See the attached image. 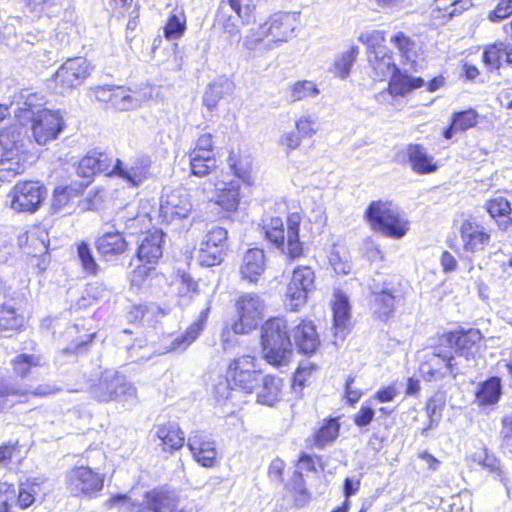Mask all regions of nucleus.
<instances>
[{
	"instance_id": "nucleus-48",
	"label": "nucleus",
	"mask_w": 512,
	"mask_h": 512,
	"mask_svg": "<svg viewBox=\"0 0 512 512\" xmlns=\"http://www.w3.org/2000/svg\"><path fill=\"white\" fill-rule=\"evenodd\" d=\"M508 46L502 41H496L484 47L482 53V62L487 70H498L501 67L503 57L507 63Z\"/></svg>"
},
{
	"instance_id": "nucleus-62",
	"label": "nucleus",
	"mask_w": 512,
	"mask_h": 512,
	"mask_svg": "<svg viewBox=\"0 0 512 512\" xmlns=\"http://www.w3.org/2000/svg\"><path fill=\"white\" fill-rule=\"evenodd\" d=\"M355 378L353 376L347 377L345 381V399L351 405L355 404L361 397L362 392L353 387Z\"/></svg>"
},
{
	"instance_id": "nucleus-3",
	"label": "nucleus",
	"mask_w": 512,
	"mask_h": 512,
	"mask_svg": "<svg viewBox=\"0 0 512 512\" xmlns=\"http://www.w3.org/2000/svg\"><path fill=\"white\" fill-rule=\"evenodd\" d=\"M302 213L290 212L286 216V226L281 217L273 216L261 226L264 238L292 263L305 256V246L300 240Z\"/></svg>"
},
{
	"instance_id": "nucleus-15",
	"label": "nucleus",
	"mask_w": 512,
	"mask_h": 512,
	"mask_svg": "<svg viewBox=\"0 0 512 512\" xmlns=\"http://www.w3.org/2000/svg\"><path fill=\"white\" fill-rule=\"evenodd\" d=\"M214 137L211 133L201 134L188 152L189 167L192 175L205 177L218 168L215 154Z\"/></svg>"
},
{
	"instance_id": "nucleus-25",
	"label": "nucleus",
	"mask_w": 512,
	"mask_h": 512,
	"mask_svg": "<svg viewBox=\"0 0 512 512\" xmlns=\"http://www.w3.org/2000/svg\"><path fill=\"white\" fill-rule=\"evenodd\" d=\"M152 161L147 155L135 156L128 166H124L120 159H117V170L115 177L125 181L130 187H139L150 176Z\"/></svg>"
},
{
	"instance_id": "nucleus-9",
	"label": "nucleus",
	"mask_w": 512,
	"mask_h": 512,
	"mask_svg": "<svg viewBox=\"0 0 512 512\" xmlns=\"http://www.w3.org/2000/svg\"><path fill=\"white\" fill-rule=\"evenodd\" d=\"M93 65L82 56L66 59L52 74L48 82L57 94H66L81 86L91 75Z\"/></svg>"
},
{
	"instance_id": "nucleus-44",
	"label": "nucleus",
	"mask_w": 512,
	"mask_h": 512,
	"mask_svg": "<svg viewBox=\"0 0 512 512\" xmlns=\"http://www.w3.org/2000/svg\"><path fill=\"white\" fill-rule=\"evenodd\" d=\"M126 17H128L126 29L134 31L139 23V5L135 4L133 0H112L111 18L121 20Z\"/></svg>"
},
{
	"instance_id": "nucleus-46",
	"label": "nucleus",
	"mask_w": 512,
	"mask_h": 512,
	"mask_svg": "<svg viewBox=\"0 0 512 512\" xmlns=\"http://www.w3.org/2000/svg\"><path fill=\"white\" fill-rule=\"evenodd\" d=\"M24 327V316L13 305L0 303V334L18 333Z\"/></svg>"
},
{
	"instance_id": "nucleus-22",
	"label": "nucleus",
	"mask_w": 512,
	"mask_h": 512,
	"mask_svg": "<svg viewBox=\"0 0 512 512\" xmlns=\"http://www.w3.org/2000/svg\"><path fill=\"white\" fill-rule=\"evenodd\" d=\"M117 170V159L106 152H92L82 157L78 163L77 173L86 178V181L97 174H105L108 177H115Z\"/></svg>"
},
{
	"instance_id": "nucleus-18",
	"label": "nucleus",
	"mask_w": 512,
	"mask_h": 512,
	"mask_svg": "<svg viewBox=\"0 0 512 512\" xmlns=\"http://www.w3.org/2000/svg\"><path fill=\"white\" fill-rule=\"evenodd\" d=\"M67 488L75 496L93 497L104 486V476L87 466L73 467L67 477Z\"/></svg>"
},
{
	"instance_id": "nucleus-56",
	"label": "nucleus",
	"mask_w": 512,
	"mask_h": 512,
	"mask_svg": "<svg viewBox=\"0 0 512 512\" xmlns=\"http://www.w3.org/2000/svg\"><path fill=\"white\" fill-rule=\"evenodd\" d=\"M296 132L303 138H311L317 132V125L315 120L308 115H303L295 122Z\"/></svg>"
},
{
	"instance_id": "nucleus-40",
	"label": "nucleus",
	"mask_w": 512,
	"mask_h": 512,
	"mask_svg": "<svg viewBox=\"0 0 512 512\" xmlns=\"http://www.w3.org/2000/svg\"><path fill=\"white\" fill-rule=\"evenodd\" d=\"M171 500L170 492L164 488H154L145 492L143 502L140 504L131 503L130 512H163Z\"/></svg>"
},
{
	"instance_id": "nucleus-23",
	"label": "nucleus",
	"mask_w": 512,
	"mask_h": 512,
	"mask_svg": "<svg viewBox=\"0 0 512 512\" xmlns=\"http://www.w3.org/2000/svg\"><path fill=\"white\" fill-rule=\"evenodd\" d=\"M292 338L300 354L314 355L321 346L320 335L315 322L307 317L299 319L292 328Z\"/></svg>"
},
{
	"instance_id": "nucleus-29",
	"label": "nucleus",
	"mask_w": 512,
	"mask_h": 512,
	"mask_svg": "<svg viewBox=\"0 0 512 512\" xmlns=\"http://www.w3.org/2000/svg\"><path fill=\"white\" fill-rule=\"evenodd\" d=\"M387 80L386 91L392 98L405 97L425 85V81L422 77L410 75L407 71L399 67Z\"/></svg>"
},
{
	"instance_id": "nucleus-57",
	"label": "nucleus",
	"mask_w": 512,
	"mask_h": 512,
	"mask_svg": "<svg viewBox=\"0 0 512 512\" xmlns=\"http://www.w3.org/2000/svg\"><path fill=\"white\" fill-rule=\"evenodd\" d=\"M317 370L318 366L314 363L297 367L292 381L293 386L304 387Z\"/></svg>"
},
{
	"instance_id": "nucleus-36",
	"label": "nucleus",
	"mask_w": 512,
	"mask_h": 512,
	"mask_svg": "<svg viewBox=\"0 0 512 512\" xmlns=\"http://www.w3.org/2000/svg\"><path fill=\"white\" fill-rule=\"evenodd\" d=\"M469 5L470 0H433L430 6V18L442 25L452 17L462 14Z\"/></svg>"
},
{
	"instance_id": "nucleus-58",
	"label": "nucleus",
	"mask_w": 512,
	"mask_h": 512,
	"mask_svg": "<svg viewBox=\"0 0 512 512\" xmlns=\"http://www.w3.org/2000/svg\"><path fill=\"white\" fill-rule=\"evenodd\" d=\"M512 15V0H499L493 10L488 14L492 22H499Z\"/></svg>"
},
{
	"instance_id": "nucleus-54",
	"label": "nucleus",
	"mask_w": 512,
	"mask_h": 512,
	"mask_svg": "<svg viewBox=\"0 0 512 512\" xmlns=\"http://www.w3.org/2000/svg\"><path fill=\"white\" fill-rule=\"evenodd\" d=\"M358 53V47L352 46L340 56L334 64L336 76L346 78L349 75L351 67L357 59Z\"/></svg>"
},
{
	"instance_id": "nucleus-51",
	"label": "nucleus",
	"mask_w": 512,
	"mask_h": 512,
	"mask_svg": "<svg viewBox=\"0 0 512 512\" xmlns=\"http://www.w3.org/2000/svg\"><path fill=\"white\" fill-rule=\"evenodd\" d=\"M285 489L293 497L298 507L304 506L310 500V493L305 487L304 477L299 471H294L291 481L285 484Z\"/></svg>"
},
{
	"instance_id": "nucleus-10",
	"label": "nucleus",
	"mask_w": 512,
	"mask_h": 512,
	"mask_svg": "<svg viewBox=\"0 0 512 512\" xmlns=\"http://www.w3.org/2000/svg\"><path fill=\"white\" fill-rule=\"evenodd\" d=\"M316 274L309 265H297L291 272L284 293L288 312H298L306 305L309 295L315 290Z\"/></svg>"
},
{
	"instance_id": "nucleus-6",
	"label": "nucleus",
	"mask_w": 512,
	"mask_h": 512,
	"mask_svg": "<svg viewBox=\"0 0 512 512\" xmlns=\"http://www.w3.org/2000/svg\"><path fill=\"white\" fill-rule=\"evenodd\" d=\"M364 220L371 231L390 239H401L410 230V221L400 208L388 199L371 201L364 212Z\"/></svg>"
},
{
	"instance_id": "nucleus-5",
	"label": "nucleus",
	"mask_w": 512,
	"mask_h": 512,
	"mask_svg": "<svg viewBox=\"0 0 512 512\" xmlns=\"http://www.w3.org/2000/svg\"><path fill=\"white\" fill-rule=\"evenodd\" d=\"M299 25L298 12H276L246 36L248 50H269L292 38Z\"/></svg>"
},
{
	"instance_id": "nucleus-45",
	"label": "nucleus",
	"mask_w": 512,
	"mask_h": 512,
	"mask_svg": "<svg viewBox=\"0 0 512 512\" xmlns=\"http://www.w3.org/2000/svg\"><path fill=\"white\" fill-rule=\"evenodd\" d=\"M340 416L330 417L323 421L312 436V444L318 448L332 444L339 436Z\"/></svg>"
},
{
	"instance_id": "nucleus-4",
	"label": "nucleus",
	"mask_w": 512,
	"mask_h": 512,
	"mask_svg": "<svg viewBox=\"0 0 512 512\" xmlns=\"http://www.w3.org/2000/svg\"><path fill=\"white\" fill-rule=\"evenodd\" d=\"M259 343L262 359L268 365L281 368L290 364L293 349L284 316H271L261 324Z\"/></svg>"
},
{
	"instance_id": "nucleus-32",
	"label": "nucleus",
	"mask_w": 512,
	"mask_h": 512,
	"mask_svg": "<svg viewBox=\"0 0 512 512\" xmlns=\"http://www.w3.org/2000/svg\"><path fill=\"white\" fill-rule=\"evenodd\" d=\"M370 75L374 81L384 82L398 68L391 50L384 47L382 51L367 55Z\"/></svg>"
},
{
	"instance_id": "nucleus-50",
	"label": "nucleus",
	"mask_w": 512,
	"mask_h": 512,
	"mask_svg": "<svg viewBox=\"0 0 512 512\" xmlns=\"http://www.w3.org/2000/svg\"><path fill=\"white\" fill-rule=\"evenodd\" d=\"M402 296L398 291L393 292L385 288L373 292V304L380 315L388 317L393 312L396 301Z\"/></svg>"
},
{
	"instance_id": "nucleus-7",
	"label": "nucleus",
	"mask_w": 512,
	"mask_h": 512,
	"mask_svg": "<svg viewBox=\"0 0 512 512\" xmlns=\"http://www.w3.org/2000/svg\"><path fill=\"white\" fill-rule=\"evenodd\" d=\"M30 152L19 127L9 125L0 131V181L10 182L26 170Z\"/></svg>"
},
{
	"instance_id": "nucleus-8",
	"label": "nucleus",
	"mask_w": 512,
	"mask_h": 512,
	"mask_svg": "<svg viewBox=\"0 0 512 512\" xmlns=\"http://www.w3.org/2000/svg\"><path fill=\"white\" fill-rule=\"evenodd\" d=\"M259 373L257 357L243 354L229 361L224 380L230 390L250 395L258 385Z\"/></svg>"
},
{
	"instance_id": "nucleus-17",
	"label": "nucleus",
	"mask_w": 512,
	"mask_h": 512,
	"mask_svg": "<svg viewBox=\"0 0 512 512\" xmlns=\"http://www.w3.org/2000/svg\"><path fill=\"white\" fill-rule=\"evenodd\" d=\"M192 207L191 198L187 190L176 188L162 197L159 207V218L166 224L179 222L189 217Z\"/></svg>"
},
{
	"instance_id": "nucleus-2",
	"label": "nucleus",
	"mask_w": 512,
	"mask_h": 512,
	"mask_svg": "<svg viewBox=\"0 0 512 512\" xmlns=\"http://www.w3.org/2000/svg\"><path fill=\"white\" fill-rule=\"evenodd\" d=\"M234 318L220 332L223 351L233 349L238 341L237 335H248L257 330L263 320L266 305L256 293H242L234 300Z\"/></svg>"
},
{
	"instance_id": "nucleus-60",
	"label": "nucleus",
	"mask_w": 512,
	"mask_h": 512,
	"mask_svg": "<svg viewBox=\"0 0 512 512\" xmlns=\"http://www.w3.org/2000/svg\"><path fill=\"white\" fill-rule=\"evenodd\" d=\"M194 460L206 468L214 467L217 463L216 450H192Z\"/></svg>"
},
{
	"instance_id": "nucleus-43",
	"label": "nucleus",
	"mask_w": 512,
	"mask_h": 512,
	"mask_svg": "<svg viewBox=\"0 0 512 512\" xmlns=\"http://www.w3.org/2000/svg\"><path fill=\"white\" fill-rule=\"evenodd\" d=\"M163 36L167 40H178L187 30V16L182 6L174 5L163 26Z\"/></svg>"
},
{
	"instance_id": "nucleus-41",
	"label": "nucleus",
	"mask_w": 512,
	"mask_h": 512,
	"mask_svg": "<svg viewBox=\"0 0 512 512\" xmlns=\"http://www.w3.org/2000/svg\"><path fill=\"white\" fill-rule=\"evenodd\" d=\"M241 202L240 185L228 181L216 189L214 203L225 213H235Z\"/></svg>"
},
{
	"instance_id": "nucleus-20",
	"label": "nucleus",
	"mask_w": 512,
	"mask_h": 512,
	"mask_svg": "<svg viewBox=\"0 0 512 512\" xmlns=\"http://www.w3.org/2000/svg\"><path fill=\"white\" fill-rule=\"evenodd\" d=\"M90 97L105 108L127 111L134 106L132 91L125 86L100 85L91 88Z\"/></svg>"
},
{
	"instance_id": "nucleus-28",
	"label": "nucleus",
	"mask_w": 512,
	"mask_h": 512,
	"mask_svg": "<svg viewBox=\"0 0 512 512\" xmlns=\"http://www.w3.org/2000/svg\"><path fill=\"white\" fill-rule=\"evenodd\" d=\"M210 312V306L202 309L197 318L187 326L184 332L173 338L169 345V351H184L190 347L205 330Z\"/></svg>"
},
{
	"instance_id": "nucleus-21",
	"label": "nucleus",
	"mask_w": 512,
	"mask_h": 512,
	"mask_svg": "<svg viewBox=\"0 0 512 512\" xmlns=\"http://www.w3.org/2000/svg\"><path fill=\"white\" fill-rule=\"evenodd\" d=\"M226 163L230 173L245 187L251 188L255 185L253 175L254 157L247 147L231 146L228 149Z\"/></svg>"
},
{
	"instance_id": "nucleus-26",
	"label": "nucleus",
	"mask_w": 512,
	"mask_h": 512,
	"mask_svg": "<svg viewBox=\"0 0 512 512\" xmlns=\"http://www.w3.org/2000/svg\"><path fill=\"white\" fill-rule=\"evenodd\" d=\"M95 248L103 260L116 259L129 250V242L120 231H109L98 236Z\"/></svg>"
},
{
	"instance_id": "nucleus-64",
	"label": "nucleus",
	"mask_w": 512,
	"mask_h": 512,
	"mask_svg": "<svg viewBox=\"0 0 512 512\" xmlns=\"http://www.w3.org/2000/svg\"><path fill=\"white\" fill-rule=\"evenodd\" d=\"M365 256L371 262H378L385 260V254L379 245L374 244L372 241L365 247Z\"/></svg>"
},
{
	"instance_id": "nucleus-13",
	"label": "nucleus",
	"mask_w": 512,
	"mask_h": 512,
	"mask_svg": "<svg viewBox=\"0 0 512 512\" xmlns=\"http://www.w3.org/2000/svg\"><path fill=\"white\" fill-rule=\"evenodd\" d=\"M436 337L446 349H449L453 354L462 356L467 360L474 357L483 340V335L479 329H466L463 327L445 331L438 334Z\"/></svg>"
},
{
	"instance_id": "nucleus-16",
	"label": "nucleus",
	"mask_w": 512,
	"mask_h": 512,
	"mask_svg": "<svg viewBox=\"0 0 512 512\" xmlns=\"http://www.w3.org/2000/svg\"><path fill=\"white\" fill-rule=\"evenodd\" d=\"M431 348L432 352L427 354L419 365L420 374L426 381L439 379L447 372H452L454 368L453 352L446 349L437 337Z\"/></svg>"
},
{
	"instance_id": "nucleus-52",
	"label": "nucleus",
	"mask_w": 512,
	"mask_h": 512,
	"mask_svg": "<svg viewBox=\"0 0 512 512\" xmlns=\"http://www.w3.org/2000/svg\"><path fill=\"white\" fill-rule=\"evenodd\" d=\"M292 101H302L318 96L320 90L317 84L309 80H298L289 87Z\"/></svg>"
},
{
	"instance_id": "nucleus-30",
	"label": "nucleus",
	"mask_w": 512,
	"mask_h": 512,
	"mask_svg": "<svg viewBox=\"0 0 512 512\" xmlns=\"http://www.w3.org/2000/svg\"><path fill=\"white\" fill-rule=\"evenodd\" d=\"M333 313L334 336L344 339L350 332L351 325V307L347 296L342 291L334 294V300L331 304Z\"/></svg>"
},
{
	"instance_id": "nucleus-59",
	"label": "nucleus",
	"mask_w": 512,
	"mask_h": 512,
	"mask_svg": "<svg viewBox=\"0 0 512 512\" xmlns=\"http://www.w3.org/2000/svg\"><path fill=\"white\" fill-rule=\"evenodd\" d=\"M25 6L31 12H37L39 14H48V12L60 5L61 0H23Z\"/></svg>"
},
{
	"instance_id": "nucleus-39",
	"label": "nucleus",
	"mask_w": 512,
	"mask_h": 512,
	"mask_svg": "<svg viewBox=\"0 0 512 512\" xmlns=\"http://www.w3.org/2000/svg\"><path fill=\"white\" fill-rule=\"evenodd\" d=\"M478 122L479 114L473 108L455 111L451 114L449 125L443 129L442 136L450 140L454 134L476 127Z\"/></svg>"
},
{
	"instance_id": "nucleus-19",
	"label": "nucleus",
	"mask_w": 512,
	"mask_h": 512,
	"mask_svg": "<svg viewBox=\"0 0 512 512\" xmlns=\"http://www.w3.org/2000/svg\"><path fill=\"white\" fill-rule=\"evenodd\" d=\"M459 234L463 249L469 253H477L484 251L490 245L492 230L478 217L469 216L462 221Z\"/></svg>"
},
{
	"instance_id": "nucleus-34",
	"label": "nucleus",
	"mask_w": 512,
	"mask_h": 512,
	"mask_svg": "<svg viewBox=\"0 0 512 512\" xmlns=\"http://www.w3.org/2000/svg\"><path fill=\"white\" fill-rule=\"evenodd\" d=\"M226 3L230 9L236 14V16L240 19H243L246 16H249L255 6L252 4H243V0H221L219 4V8L215 15L216 23L221 27V29L229 34H235L239 32L237 25L232 19V16H226L221 12L222 5Z\"/></svg>"
},
{
	"instance_id": "nucleus-27",
	"label": "nucleus",
	"mask_w": 512,
	"mask_h": 512,
	"mask_svg": "<svg viewBox=\"0 0 512 512\" xmlns=\"http://www.w3.org/2000/svg\"><path fill=\"white\" fill-rule=\"evenodd\" d=\"M406 158L411 170L418 175L435 173L440 165L435 157L428 153L424 145L409 143L406 146Z\"/></svg>"
},
{
	"instance_id": "nucleus-47",
	"label": "nucleus",
	"mask_w": 512,
	"mask_h": 512,
	"mask_svg": "<svg viewBox=\"0 0 512 512\" xmlns=\"http://www.w3.org/2000/svg\"><path fill=\"white\" fill-rule=\"evenodd\" d=\"M157 438L164 448H183L185 445V434L178 424L164 423L157 427Z\"/></svg>"
},
{
	"instance_id": "nucleus-42",
	"label": "nucleus",
	"mask_w": 512,
	"mask_h": 512,
	"mask_svg": "<svg viewBox=\"0 0 512 512\" xmlns=\"http://www.w3.org/2000/svg\"><path fill=\"white\" fill-rule=\"evenodd\" d=\"M44 357L40 351L33 353H20L11 361L13 373L16 377L24 379L30 376L34 369L43 367Z\"/></svg>"
},
{
	"instance_id": "nucleus-37",
	"label": "nucleus",
	"mask_w": 512,
	"mask_h": 512,
	"mask_svg": "<svg viewBox=\"0 0 512 512\" xmlns=\"http://www.w3.org/2000/svg\"><path fill=\"white\" fill-rule=\"evenodd\" d=\"M502 394L501 378L490 376L478 384L474 392V401L478 407H491L499 402Z\"/></svg>"
},
{
	"instance_id": "nucleus-35",
	"label": "nucleus",
	"mask_w": 512,
	"mask_h": 512,
	"mask_svg": "<svg viewBox=\"0 0 512 512\" xmlns=\"http://www.w3.org/2000/svg\"><path fill=\"white\" fill-rule=\"evenodd\" d=\"M283 388V379L272 374L264 375L256 393V402L263 406L273 407L281 401Z\"/></svg>"
},
{
	"instance_id": "nucleus-55",
	"label": "nucleus",
	"mask_w": 512,
	"mask_h": 512,
	"mask_svg": "<svg viewBox=\"0 0 512 512\" xmlns=\"http://www.w3.org/2000/svg\"><path fill=\"white\" fill-rule=\"evenodd\" d=\"M359 40L367 48V55L379 52V46L386 41V32L382 30H373L360 35Z\"/></svg>"
},
{
	"instance_id": "nucleus-49",
	"label": "nucleus",
	"mask_w": 512,
	"mask_h": 512,
	"mask_svg": "<svg viewBox=\"0 0 512 512\" xmlns=\"http://www.w3.org/2000/svg\"><path fill=\"white\" fill-rule=\"evenodd\" d=\"M76 248L80 266L84 274L87 276L98 275L101 268L93 254L89 243L80 241L76 244Z\"/></svg>"
},
{
	"instance_id": "nucleus-31",
	"label": "nucleus",
	"mask_w": 512,
	"mask_h": 512,
	"mask_svg": "<svg viewBox=\"0 0 512 512\" xmlns=\"http://www.w3.org/2000/svg\"><path fill=\"white\" fill-rule=\"evenodd\" d=\"M47 480L44 478L34 477L28 478L24 482H20L16 496V505L22 509L30 508L38 496L45 497L48 493Z\"/></svg>"
},
{
	"instance_id": "nucleus-61",
	"label": "nucleus",
	"mask_w": 512,
	"mask_h": 512,
	"mask_svg": "<svg viewBox=\"0 0 512 512\" xmlns=\"http://www.w3.org/2000/svg\"><path fill=\"white\" fill-rule=\"evenodd\" d=\"M374 415L375 412L371 406L363 405L358 412L354 414L353 422L358 427H365L372 422Z\"/></svg>"
},
{
	"instance_id": "nucleus-1",
	"label": "nucleus",
	"mask_w": 512,
	"mask_h": 512,
	"mask_svg": "<svg viewBox=\"0 0 512 512\" xmlns=\"http://www.w3.org/2000/svg\"><path fill=\"white\" fill-rule=\"evenodd\" d=\"M115 219L131 234L142 233L147 229L135 251L139 264L129 274L130 289L135 292H147L158 288L164 278L157 270V265L163 257L165 233L160 228L150 229V215L135 212L129 206L120 208Z\"/></svg>"
},
{
	"instance_id": "nucleus-53",
	"label": "nucleus",
	"mask_w": 512,
	"mask_h": 512,
	"mask_svg": "<svg viewBox=\"0 0 512 512\" xmlns=\"http://www.w3.org/2000/svg\"><path fill=\"white\" fill-rule=\"evenodd\" d=\"M390 42L398 50L399 55L404 59H410L416 55L415 41L403 31H398L391 38Z\"/></svg>"
},
{
	"instance_id": "nucleus-24",
	"label": "nucleus",
	"mask_w": 512,
	"mask_h": 512,
	"mask_svg": "<svg viewBox=\"0 0 512 512\" xmlns=\"http://www.w3.org/2000/svg\"><path fill=\"white\" fill-rule=\"evenodd\" d=\"M266 255L262 248H249L239 265L240 280L248 285H258L266 271Z\"/></svg>"
},
{
	"instance_id": "nucleus-14",
	"label": "nucleus",
	"mask_w": 512,
	"mask_h": 512,
	"mask_svg": "<svg viewBox=\"0 0 512 512\" xmlns=\"http://www.w3.org/2000/svg\"><path fill=\"white\" fill-rule=\"evenodd\" d=\"M22 112L30 114L27 119L31 123L32 136L39 145H45L55 140L64 129L65 123L58 111L42 109L31 112L28 109H24Z\"/></svg>"
},
{
	"instance_id": "nucleus-63",
	"label": "nucleus",
	"mask_w": 512,
	"mask_h": 512,
	"mask_svg": "<svg viewBox=\"0 0 512 512\" xmlns=\"http://www.w3.org/2000/svg\"><path fill=\"white\" fill-rule=\"evenodd\" d=\"M397 390L394 386L389 385L380 388L373 396L374 399L381 403L391 402L395 399Z\"/></svg>"
},
{
	"instance_id": "nucleus-33",
	"label": "nucleus",
	"mask_w": 512,
	"mask_h": 512,
	"mask_svg": "<svg viewBox=\"0 0 512 512\" xmlns=\"http://www.w3.org/2000/svg\"><path fill=\"white\" fill-rule=\"evenodd\" d=\"M484 209L500 230L506 231L511 227L512 205L506 197L498 195L489 198Z\"/></svg>"
},
{
	"instance_id": "nucleus-12",
	"label": "nucleus",
	"mask_w": 512,
	"mask_h": 512,
	"mask_svg": "<svg viewBox=\"0 0 512 512\" xmlns=\"http://www.w3.org/2000/svg\"><path fill=\"white\" fill-rule=\"evenodd\" d=\"M228 251V231L214 226L207 231L195 250V258L201 267H214L222 264Z\"/></svg>"
},
{
	"instance_id": "nucleus-38",
	"label": "nucleus",
	"mask_w": 512,
	"mask_h": 512,
	"mask_svg": "<svg viewBox=\"0 0 512 512\" xmlns=\"http://www.w3.org/2000/svg\"><path fill=\"white\" fill-rule=\"evenodd\" d=\"M89 181H71L66 185H60L54 188L52 193V206L60 210L75 200L81 199L85 193Z\"/></svg>"
},
{
	"instance_id": "nucleus-11",
	"label": "nucleus",
	"mask_w": 512,
	"mask_h": 512,
	"mask_svg": "<svg viewBox=\"0 0 512 512\" xmlns=\"http://www.w3.org/2000/svg\"><path fill=\"white\" fill-rule=\"evenodd\" d=\"M47 196L45 185L35 179L17 181L8 193L10 208L16 213H35Z\"/></svg>"
}]
</instances>
